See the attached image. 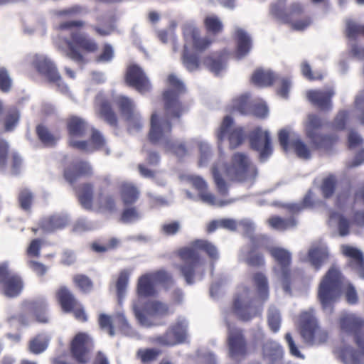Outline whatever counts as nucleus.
I'll return each mask as SVG.
<instances>
[{"instance_id": "f257e3e1", "label": "nucleus", "mask_w": 364, "mask_h": 364, "mask_svg": "<svg viewBox=\"0 0 364 364\" xmlns=\"http://www.w3.org/2000/svg\"><path fill=\"white\" fill-rule=\"evenodd\" d=\"M171 89L164 92L165 119H158L157 114L153 113L151 117L149 140L153 144H160L166 151L170 152L178 158H183L188 154V149L183 141H172L170 139L171 125L169 119H179L186 112L178 100L179 95L186 90L183 82L175 75L171 74L168 78Z\"/></svg>"}, {"instance_id": "f03ea898", "label": "nucleus", "mask_w": 364, "mask_h": 364, "mask_svg": "<svg viewBox=\"0 0 364 364\" xmlns=\"http://www.w3.org/2000/svg\"><path fill=\"white\" fill-rule=\"evenodd\" d=\"M198 250L204 251L213 261L219 258L217 247L207 240H196L191 247L180 250L179 255L183 264L179 266V269L188 284L201 280L206 269V261L200 258Z\"/></svg>"}, {"instance_id": "7ed1b4c3", "label": "nucleus", "mask_w": 364, "mask_h": 364, "mask_svg": "<svg viewBox=\"0 0 364 364\" xmlns=\"http://www.w3.org/2000/svg\"><path fill=\"white\" fill-rule=\"evenodd\" d=\"M65 47L58 46L63 54L71 59L77 64L85 63V58L82 54L77 50V47L82 50L92 53L97 50L98 46L94 39L80 31H73L71 33L70 39H65Z\"/></svg>"}, {"instance_id": "20e7f679", "label": "nucleus", "mask_w": 364, "mask_h": 364, "mask_svg": "<svg viewBox=\"0 0 364 364\" xmlns=\"http://www.w3.org/2000/svg\"><path fill=\"white\" fill-rule=\"evenodd\" d=\"M341 273L335 268H331L321 281L318 288V298L323 310L331 314L333 304L341 292Z\"/></svg>"}, {"instance_id": "39448f33", "label": "nucleus", "mask_w": 364, "mask_h": 364, "mask_svg": "<svg viewBox=\"0 0 364 364\" xmlns=\"http://www.w3.org/2000/svg\"><path fill=\"white\" fill-rule=\"evenodd\" d=\"M253 296L254 292L246 287L238 290L233 309L240 319L247 321L262 314V305L257 299H253Z\"/></svg>"}, {"instance_id": "423d86ee", "label": "nucleus", "mask_w": 364, "mask_h": 364, "mask_svg": "<svg viewBox=\"0 0 364 364\" xmlns=\"http://www.w3.org/2000/svg\"><path fill=\"white\" fill-rule=\"evenodd\" d=\"M228 177L232 180L252 183L257 175V169L251 163L247 156L243 153H235L232 164L225 168Z\"/></svg>"}, {"instance_id": "0eeeda50", "label": "nucleus", "mask_w": 364, "mask_h": 364, "mask_svg": "<svg viewBox=\"0 0 364 364\" xmlns=\"http://www.w3.org/2000/svg\"><path fill=\"white\" fill-rule=\"evenodd\" d=\"M188 323L186 318L179 316L166 331L159 336L150 338L152 343L161 346H174L183 343L188 337Z\"/></svg>"}, {"instance_id": "6e6552de", "label": "nucleus", "mask_w": 364, "mask_h": 364, "mask_svg": "<svg viewBox=\"0 0 364 364\" xmlns=\"http://www.w3.org/2000/svg\"><path fill=\"white\" fill-rule=\"evenodd\" d=\"M269 252L277 262L274 271L282 280L284 291L286 293H290L291 252L284 248L278 247L269 248Z\"/></svg>"}, {"instance_id": "1a4fd4ad", "label": "nucleus", "mask_w": 364, "mask_h": 364, "mask_svg": "<svg viewBox=\"0 0 364 364\" xmlns=\"http://www.w3.org/2000/svg\"><path fill=\"white\" fill-rule=\"evenodd\" d=\"M321 127L322 122L318 116L314 114L308 115L307 120L305 122L306 136L317 149L329 150L331 146L336 141L337 136L336 135L320 134L318 130Z\"/></svg>"}, {"instance_id": "9d476101", "label": "nucleus", "mask_w": 364, "mask_h": 364, "mask_svg": "<svg viewBox=\"0 0 364 364\" xmlns=\"http://www.w3.org/2000/svg\"><path fill=\"white\" fill-rule=\"evenodd\" d=\"M233 119L230 116H226L217 133L219 149H221L222 142L227 139L229 147L235 149L242 144L245 139V134L242 127H232Z\"/></svg>"}, {"instance_id": "9b49d317", "label": "nucleus", "mask_w": 364, "mask_h": 364, "mask_svg": "<svg viewBox=\"0 0 364 364\" xmlns=\"http://www.w3.org/2000/svg\"><path fill=\"white\" fill-rule=\"evenodd\" d=\"M38 73L46 76L48 80L55 83L63 92L68 90L67 85L62 84V77L53 61L43 55H35L32 61Z\"/></svg>"}, {"instance_id": "f8f14e48", "label": "nucleus", "mask_w": 364, "mask_h": 364, "mask_svg": "<svg viewBox=\"0 0 364 364\" xmlns=\"http://www.w3.org/2000/svg\"><path fill=\"white\" fill-rule=\"evenodd\" d=\"M228 327V346L229 355L235 360L245 355L247 352V342L240 328H236L227 321Z\"/></svg>"}, {"instance_id": "ddd939ff", "label": "nucleus", "mask_w": 364, "mask_h": 364, "mask_svg": "<svg viewBox=\"0 0 364 364\" xmlns=\"http://www.w3.org/2000/svg\"><path fill=\"white\" fill-rule=\"evenodd\" d=\"M118 104L122 115L127 121L128 131L131 134L139 132L142 129L144 123L140 114L135 109L134 102L129 97L121 96Z\"/></svg>"}, {"instance_id": "4468645a", "label": "nucleus", "mask_w": 364, "mask_h": 364, "mask_svg": "<svg viewBox=\"0 0 364 364\" xmlns=\"http://www.w3.org/2000/svg\"><path fill=\"white\" fill-rule=\"evenodd\" d=\"M343 332L353 335L359 348L364 350V322L353 314H344L340 318Z\"/></svg>"}, {"instance_id": "2eb2a0df", "label": "nucleus", "mask_w": 364, "mask_h": 364, "mask_svg": "<svg viewBox=\"0 0 364 364\" xmlns=\"http://www.w3.org/2000/svg\"><path fill=\"white\" fill-rule=\"evenodd\" d=\"M250 141L251 147L259 153L261 162L266 161L272 155L271 138L267 130L263 131L260 127L256 128L250 136Z\"/></svg>"}, {"instance_id": "dca6fc26", "label": "nucleus", "mask_w": 364, "mask_h": 364, "mask_svg": "<svg viewBox=\"0 0 364 364\" xmlns=\"http://www.w3.org/2000/svg\"><path fill=\"white\" fill-rule=\"evenodd\" d=\"M0 284L3 285L4 293L8 297L17 296L23 289L21 279L9 269L6 263L0 264Z\"/></svg>"}, {"instance_id": "f3484780", "label": "nucleus", "mask_w": 364, "mask_h": 364, "mask_svg": "<svg viewBox=\"0 0 364 364\" xmlns=\"http://www.w3.org/2000/svg\"><path fill=\"white\" fill-rule=\"evenodd\" d=\"M58 298L63 309L66 312L73 311L75 318L82 321H87V315L73 294L65 287L58 291Z\"/></svg>"}, {"instance_id": "a211bd4d", "label": "nucleus", "mask_w": 364, "mask_h": 364, "mask_svg": "<svg viewBox=\"0 0 364 364\" xmlns=\"http://www.w3.org/2000/svg\"><path fill=\"white\" fill-rule=\"evenodd\" d=\"M126 82L141 93L149 91L151 87L144 72L137 65H132L127 68Z\"/></svg>"}, {"instance_id": "6ab92c4d", "label": "nucleus", "mask_w": 364, "mask_h": 364, "mask_svg": "<svg viewBox=\"0 0 364 364\" xmlns=\"http://www.w3.org/2000/svg\"><path fill=\"white\" fill-rule=\"evenodd\" d=\"M249 97V94H245L239 98L235 99L232 104L233 110L237 111L241 114H248L250 112H252V114L257 117L264 118L267 117L268 114V108L263 102L255 104L253 105L252 110H250L247 104V100Z\"/></svg>"}, {"instance_id": "aec40b11", "label": "nucleus", "mask_w": 364, "mask_h": 364, "mask_svg": "<svg viewBox=\"0 0 364 364\" xmlns=\"http://www.w3.org/2000/svg\"><path fill=\"white\" fill-rule=\"evenodd\" d=\"M183 31L186 41H191L196 50L203 51L211 43L208 37L201 38L200 36V30L192 22L185 23Z\"/></svg>"}, {"instance_id": "412c9836", "label": "nucleus", "mask_w": 364, "mask_h": 364, "mask_svg": "<svg viewBox=\"0 0 364 364\" xmlns=\"http://www.w3.org/2000/svg\"><path fill=\"white\" fill-rule=\"evenodd\" d=\"M334 91L331 88L324 90H309L307 92L308 100L315 106L323 111L331 109V97Z\"/></svg>"}, {"instance_id": "4be33fe9", "label": "nucleus", "mask_w": 364, "mask_h": 364, "mask_svg": "<svg viewBox=\"0 0 364 364\" xmlns=\"http://www.w3.org/2000/svg\"><path fill=\"white\" fill-rule=\"evenodd\" d=\"M285 1L277 0V2L272 5L271 13L279 20L283 22H289L292 17L303 12V7L300 4L294 3L290 6L288 11H286L284 8Z\"/></svg>"}, {"instance_id": "5701e85b", "label": "nucleus", "mask_w": 364, "mask_h": 364, "mask_svg": "<svg viewBox=\"0 0 364 364\" xmlns=\"http://www.w3.org/2000/svg\"><path fill=\"white\" fill-rule=\"evenodd\" d=\"M23 307L26 312L28 314H33L37 321L47 323L48 318L46 316L47 303L43 298L33 301H26L23 303Z\"/></svg>"}, {"instance_id": "b1692460", "label": "nucleus", "mask_w": 364, "mask_h": 364, "mask_svg": "<svg viewBox=\"0 0 364 364\" xmlns=\"http://www.w3.org/2000/svg\"><path fill=\"white\" fill-rule=\"evenodd\" d=\"M92 143L93 146L89 144L86 141H76L71 139L69 144L71 146L87 153H92L95 149L102 148L105 145V139L101 134L96 129H92Z\"/></svg>"}, {"instance_id": "393cba45", "label": "nucleus", "mask_w": 364, "mask_h": 364, "mask_svg": "<svg viewBox=\"0 0 364 364\" xmlns=\"http://www.w3.org/2000/svg\"><path fill=\"white\" fill-rule=\"evenodd\" d=\"M69 223V218L65 214H55L41 220V228L46 232H53L62 229Z\"/></svg>"}, {"instance_id": "a878e982", "label": "nucleus", "mask_w": 364, "mask_h": 364, "mask_svg": "<svg viewBox=\"0 0 364 364\" xmlns=\"http://www.w3.org/2000/svg\"><path fill=\"white\" fill-rule=\"evenodd\" d=\"M87 340V335L80 333L75 336L71 343L73 356L77 362L81 363H85L87 361V349L85 347Z\"/></svg>"}, {"instance_id": "bb28decb", "label": "nucleus", "mask_w": 364, "mask_h": 364, "mask_svg": "<svg viewBox=\"0 0 364 364\" xmlns=\"http://www.w3.org/2000/svg\"><path fill=\"white\" fill-rule=\"evenodd\" d=\"M343 253L351 259V266L356 269L359 277L364 279V257L363 252L355 247L343 245Z\"/></svg>"}, {"instance_id": "cd10ccee", "label": "nucleus", "mask_w": 364, "mask_h": 364, "mask_svg": "<svg viewBox=\"0 0 364 364\" xmlns=\"http://www.w3.org/2000/svg\"><path fill=\"white\" fill-rule=\"evenodd\" d=\"M328 256V248L323 245L312 246L308 252V259L316 270L327 262Z\"/></svg>"}, {"instance_id": "c85d7f7f", "label": "nucleus", "mask_w": 364, "mask_h": 364, "mask_svg": "<svg viewBox=\"0 0 364 364\" xmlns=\"http://www.w3.org/2000/svg\"><path fill=\"white\" fill-rule=\"evenodd\" d=\"M262 353L269 364H276L282 359L283 349L277 342L269 340L263 344Z\"/></svg>"}, {"instance_id": "c756f323", "label": "nucleus", "mask_w": 364, "mask_h": 364, "mask_svg": "<svg viewBox=\"0 0 364 364\" xmlns=\"http://www.w3.org/2000/svg\"><path fill=\"white\" fill-rule=\"evenodd\" d=\"M355 350L349 346H343L339 350V358L344 364H364V350Z\"/></svg>"}, {"instance_id": "7c9ffc66", "label": "nucleus", "mask_w": 364, "mask_h": 364, "mask_svg": "<svg viewBox=\"0 0 364 364\" xmlns=\"http://www.w3.org/2000/svg\"><path fill=\"white\" fill-rule=\"evenodd\" d=\"M237 39L236 58L241 59L249 53L252 48V40L248 33L242 28H236Z\"/></svg>"}, {"instance_id": "2f4dec72", "label": "nucleus", "mask_w": 364, "mask_h": 364, "mask_svg": "<svg viewBox=\"0 0 364 364\" xmlns=\"http://www.w3.org/2000/svg\"><path fill=\"white\" fill-rule=\"evenodd\" d=\"M92 173V167L90 164L85 161H80L73 167V169H65L64 176L68 182L73 183L78 178L79 176H89Z\"/></svg>"}, {"instance_id": "473e14b6", "label": "nucleus", "mask_w": 364, "mask_h": 364, "mask_svg": "<svg viewBox=\"0 0 364 364\" xmlns=\"http://www.w3.org/2000/svg\"><path fill=\"white\" fill-rule=\"evenodd\" d=\"M301 334L303 338L310 339L311 330L317 326V322L314 316V310L309 309L304 311L300 316Z\"/></svg>"}, {"instance_id": "72a5a7b5", "label": "nucleus", "mask_w": 364, "mask_h": 364, "mask_svg": "<svg viewBox=\"0 0 364 364\" xmlns=\"http://www.w3.org/2000/svg\"><path fill=\"white\" fill-rule=\"evenodd\" d=\"M255 245L243 247L239 254V260L250 266H260L264 263L262 255L254 253Z\"/></svg>"}, {"instance_id": "f704fd0d", "label": "nucleus", "mask_w": 364, "mask_h": 364, "mask_svg": "<svg viewBox=\"0 0 364 364\" xmlns=\"http://www.w3.org/2000/svg\"><path fill=\"white\" fill-rule=\"evenodd\" d=\"M68 128L70 136L73 137H82L90 129L89 125L84 119L77 117H72L68 122Z\"/></svg>"}, {"instance_id": "c9c22d12", "label": "nucleus", "mask_w": 364, "mask_h": 364, "mask_svg": "<svg viewBox=\"0 0 364 364\" xmlns=\"http://www.w3.org/2000/svg\"><path fill=\"white\" fill-rule=\"evenodd\" d=\"M97 25L91 26L95 32L101 36L110 35L114 30V24L112 17L110 15H101L97 17Z\"/></svg>"}, {"instance_id": "e433bc0d", "label": "nucleus", "mask_w": 364, "mask_h": 364, "mask_svg": "<svg viewBox=\"0 0 364 364\" xmlns=\"http://www.w3.org/2000/svg\"><path fill=\"white\" fill-rule=\"evenodd\" d=\"M154 280L148 274L141 276L137 282V293L139 296L143 297L154 296L156 293Z\"/></svg>"}, {"instance_id": "4c0bfd02", "label": "nucleus", "mask_w": 364, "mask_h": 364, "mask_svg": "<svg viewBox=\"0 0 364 364\" xmlns=\"http://www.w3.org/2000/svg\"><path fill=\"white\" fill-rule=\"evenodd\" d=\"M203 64L208 68V69L218 75L226 67V55L221 53L220 55H210L204 58Z\"/></svg>"}, {"instance_id": "58836bf2", "label": "nucleus", "mask_w": 364, "mask_h": 364, "mask_svg": "<svg viewBox=\"0 0 364 364\" xmlns=\"http://www.w3.org/2000/svg\"><path fill=\"white\" fill-rule=\"evenodd\" d=\"M144 311L146 314L156 317L167 316L173 313L170 311L167 304L157 301L146 303Z\"/></svg>"}, {"instance_id": "ea45409f", "label": "nucleus", "mask_w": 364, "mask_h": 364, "mask_svg": "<svg viewBox=\"0 0 364 364\" xmlns=\"http://www.w3.org/2000/svg\"><path fill=\"white\" fill-rule=\"evenodd\" d=\"M93 187L91 184L82 185L77 191V197L80 205L87 210H90L92 205Z\"/></svg>"}, {"instance_id": "a19ab883", "label": "nucleus", "mask_w": 364, "mask_h": 364, "mask_svg": "<svg viewBox=\"0 0 364 364\" xmlns=\"http://www.w3.org/2000/svg\"><path fill=\"white\" fill-rule=\"evenodd\" d=\"M182 63L186 70L189 72L198 70L200 67V61L197 54L190 52L186 44L183 46Z\"/></svg>"}, {"instance_id": "79ce46f5", "label": "nucleus", "mask_w": 364, "mask_h": 364, "mask_svg": "<svg viewBox=\"0 0 364 364\" xmlns=\"http://www.w3.org/2000/svg\"><path fill=\"white\" fill-rule=\"evenodd\" d=\"M139 192L132 184L123 183L121 186V197L124 204H132L136 201Z\"/></svg>"}, {"instance_id": "37998d69", "label": "nucleus", "mask_w": 364, "mask_h": 364, "mask_svg": "<svg viewBox=\"0 0 364 364\" xmlns=\"http://www.w3.org/2000/svg\"><path fill=\"white\" fill-rule=\"evenodd\" d=\"M115 322L117 323L121 332L127 336L136 338L139 336L138 333L129 324L127 318L123 312H118L114 316Z\"/></svg>"}, {"instance_id": "c03bdc74", "label": "nucleus", "mask_w": 364, "mask_h": 364, "mask_svg": "<svg viewBox=\"0 0 364 364\" xmlns=\"http://www.w3.org/2000/svg\"><path fill=\"white\" fill-rule=\"evenodd\" d=\"M274 77V74L271 71L258 69L252 75V80L255 85L264 87L272 85Z\"/></svg>"}, {"instance_id": "a18cd8bd", "label": "nucleus", "mask_w": 364, "mask_h": 364, "mask_svg": "<svg viewBox=\"0 0 364 364\" xmlns=\"http://www.w3.org/2000/svg\"><path fill=\"white\" fill-rule=\"evenodd\" d=\"M268 223L272 228L281 231L296 226V221L292 217L282 218L279 216H274L268 220Z\"/></svg>"}, {"instance_id": "49530a36", "label": "nucleus", "mask_w": 364, "mask_h": 364, "mask_svg": "<svg viewBox=\"0 0 364 364\" xmlns=\"http://www.w3.org/2000/svg\"><path fill=\"white\" fill-rule=\"evenodd\" d=\"M87 13V9L80 5H74L67 9L53 11V14L57 17H77L85 15Z\"/></svg>"}, {"instance_id": "de8ad7c7", "label": "nucleus", "mask_w": 364, "mask_h": 364, "mask_svg": "<svg viewBox=\"0 0 364 364\" xmlns=\"http://www.w3.org/2000/svg\"><path fill=\"white\" fill-rule=\"evenodd\" d=\"M129 275L130 272H129L127 269H124L120 272L117 279L116 287L118 301L119 304L122 302V300L125 297Z\"/></svg>"}, {"instance_id": "09e8293b", "label": "nucleus", "mask_w": 364, "mask_h": 364, "mask_svg": "<svg viewBox=\"0 0 364 364\" xmlns=\"http://www.w3.org/2000/svg\"><path fill=\"white\" fill-rule=\"evenodd\" d=\"M204 25L207 31L211 34L217 35L223 31L222 21L215 15H208L204 18Z\"/></svg>"}, {"instance_id": "8fccbe9b", "label": "nucleus", "mask_w": 364, "mask_h": 364, "mask_svg": "<svg viewBox=\"0 0 364 364\" xmlns=\"http://www.w3.org/2000/svg\"><path fill=\"white\" fill-rule=\"evenodd\" d=\"M281 320L279 310L273 305L270 306L267 311V322L272 331L276 333L279 330Z\"/></svg>"}, {"instance_id": "3c124183", "label": "nucleus", "mask_w": 364, "mask_h": 364, "mask_svg": "<svg viewBox=\"0 0 364 364\" xmlns=\"http://www.w3.org/2000/svg\"><path fill=\"white\" fill-rule=\"evenodd\" d=\"M254 281L259 297L263 301H266L269 296L268 282L267 277L262 273H257L254 276Z\"/></svg>"}, {"instance_id": "603ef678", "label": "nucleus", "mask_w": 364, "mask_h": 364, "mask_svg": "<svg viewBox=\"0 0 364 364\" xmlns=\"http://www.w3.org/2000/svg\"><path fill=\"white\" fill-rule=\"evenodd\" d=\"M330 221H337L339 235L346 236L349 234L350 223L348 219L336 212H333L330 215Z\"/></svg>"}, {"instance_id": "864d4df0", "label": "nucleus", "mask_w": 364, "mask_h": 364, "mask_svg": "<svg viewBox=\"0 0 364 364\" xmlns=\"http://www.w3.org/2000/svg\"><path fill=\"white\" fill-rule=\"evenodd\" d=\"M198 196L200 200L209 205H215L218 207H223L228 204H231L235 202V199H230L228 200H218L215 196L206 190L198 193Z\"/></svg>"}, {"instance_id": "5fc2aeb1", "label": "nucleus", "mask_w": 364, "mask_h": 364, "mask_svg": "<svg viewBox=\"0 0 364 364\" xmlns=\"http://www.w3.org/2000/svg\"><path fill=\"white\" fill-rule=\"evenodd\" d=\"M311 191H309L304 196L303 201L301 203H287L283 205V207L286 208L288 211L292 214H296L303 210L304 208L311 207Z\"/></svg>"}, {"instance_id": "6e6d98bb", "label": "nucleus", "mask_w": 364, "mask_h": 364, "mask_svg": "<svg viewBox=\"0 0 364 364\" xmlns=\"http://www.w3.org/2000/svg\"><path fill=\"white\" fill-rule=\"evenodd\" d=\"M132 311L139 323L144 327L149 328L154 326V323L141 310V304L139 300L132 303Z\"/></svg>"}, {"instance_id": "4d7b16f0", "label": "nucleus", "mask_w": 364, "mask_h": 364, "mask_svg": "<svg viewBox=\"0 0 364 364\" xmlns=\"http://www.w3.org/2000/svg\"><path fill=\"white\" fill-rule=\"evenodd\" d=\"M310 339L303 338L309 344H320L326 341L328 335L325 330L321 329L318 325L311 330Z\"/></svg>"}, {"instance_id": "13d9d810", "label": "nucleus", "mask_w": 364, "mask_h": 364, "mask_svg": "<svg viewBox=\"0 0 364 364\" xmlns=\"http://www.w3.org/2000/svg\"><path fill=\"white\" fill-rule=\"evenodd\" d=\"M48 339L46 336L38 335L30 341L29 350L34 354L43 352L48 346Z\"/></svg>"}, {"instance_id": "bf43d9fd", "label": "nucleus", "mask_w": 364, "mask_h": 364, "mask_svg": "<svg viewBox=\"0 0 364 364\" xmlns=\"http://www.w3.org/2000/svg\"><path fill=\"white\" fill-rule=\"evenodd\" d=\"M20 118L18 110L16 107L10 108L4 120V128L6 132H11L17 126Z\"/></svg>"}, {"instance_id": "052dcab7", "label": "nucleus", "mask_w": 364, "mask_h": 364, "mask_svg": "<svg viewBox=\"0 0 364 364\" xmlns=\"http://www.w3.org/2000/svg\"><path fill=\"white\" fill-rule=\"evenodd\" d=\"M291 146L295 153L300 159H309L311 158V151L308 146L302 141L299 136L291 139Z\"/></svg>"}, {"instance_id": "680f3d73", "label": "nucleus", "mask_w": 364, "mask_h": 364, "mask_svg": "<svg viewBox=\"0 0 364 364\" xmlns=\"http://www.w3.org/2000/svg\"><path fill=\"white\" fill-rule=\"evenodd\" d=\"M36 132L40 140L45 146H52L55 144L58 138L53 136L46 127L38 125Z\"/></svg>"}, {"instance_id": "e2e57ef3", "label": "nucleus", "mask_w": 364, "mask_h": 364, "mask_svg": "<svg viewBox=\"0 0 364 364\" xmlns=\"http://www.w3.org/2000/svg\"><path fill=\"white\" fill-rule=\"evenodd\" d=\"M100 117H102L111 126L117 124V117L112 110L110 105L107 102H103L100 109Z\"/></svg>"}, {"instance_id": "0e129e2a", "label": "nucleus", "mask_w": 364, "mask_h": 364, "mask_svg": "<svg viewBox=\"0 0 364 364\" xmlns=\"http://www.w3.org/2000/svg\"><path fill=\"white\" fill-rule=\"evenodd\" d=\"M96 228V225L85 218L78 219L73 225V232L76 234H82L90 231Z\"/></svg>"}, {"instance_id": "69168bd1", "label": "nucleus", "mask_w": 364, "mask_h": 364, "mask_svg": "<svg viewBox=\"0 0 364 364\" xmlns=\"http://www.w3.org/2000/svg\"><path fill=\"white\" fill-rule=\"evenodd\" d=\"M198 146L200 151L198 164L200 166H205L211 156L210 147L207 142L203 141L198 142Z\"/></svg>"}, {"instance_id": "338daca9", "label": "nucleus", "mask_w": 364, "mask_h": 364, "mask_svg": "<svg viewBox=\"0 0 364 364\" xmlns=\"http://www.w3.org/2000/svg\"><path fill=\"white\" fill-rule=\"evenodd\" d=\"M336 179L334 176H329L323 181L321 190L326 198L331 197L335 191Z\"/></svg>"}, {"instance_id": "774afa93", "label": "nucleus", "mask_w": 364, "mask_h": 364, "mask_svg": "<svg viewBox=\"0 0 364 364\" xmlns=\"http://www.w3.org/2000/svg\"><path fill=\"white\" fill-rule=\"evenodd\" d=\"M159 350L154 348L139 349L137 356L143 363H149L156 359L159 355Z\"/></svg>"}]
</instances>
